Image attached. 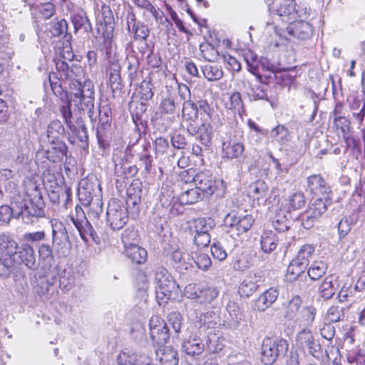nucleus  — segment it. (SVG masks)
<instances>
[{"label": "nucleus", "mask_w": 365, "mask_h": 365, "mask_svg": "<svg viewBox=\"0 0 365 365\" xmlns=\"http://www.w3.org/2000/svg\"><path fill=\"white\" fill-rule=\"evenodd\" d=\"M29 198L16 196L11 206H0V221L8 222L12 216L27 225H31L40 217L45 216V204L38 187L30 180L26 187Z\"/></svg>", "instance_id": "nucleus-1"}, {"label": "nucleus", "mask_w": 365, "mask_h": 365, "mask_svg": "<svg viewBox=\"0 0 365 365\" xmlns=\"http://www.w3.org/2000/svg\"><path fill=\"white\" fill-rule=\"evenodd\" d=\"M24 264L31 270L38 267L34 247L29 243H18L6 235H0V267L9 269L15 264Z\"/></svg>", "instance_id": "nucleus-2"}, {"label": "nucleus", "mask_w": 365, "mask_h": 365, "mask_svg": "<svg viewBox=\"0 0 365 365\" xmlns=\"http://www.w3.org/2000/svg\"><path fill=\"white\" fill-rule=\"evenodd\" d=\"M83 76L82 67L72 63L65 76L69 83L71 99L80 111L86 110L91 120H93L94 115V91L93 85L91 81H81Z\"/></svg>", "instance_id": "nucleus-3"}, {"label": "nucleus", "mask_w": 365, "mask_h": 365, "mask_svg": "<svg viewBox=\"0 0 365 365\" xmlns=\"http://www.w3.org/2000/svg\"><path fill=\"white\" fill-rule=\"evenodd\" d=\"M273 24L277 21L290 23L293 20L302 18L299 11L295 9L294 0H274L269 6Z\"/></svg>", "instance_id": "nucleus-4"}, {"label": "nucleus", "mask_w": 365, "mask_h": 365, "mask_svg": "<svg viewBox=\"0 0 365 365\" xmlns=\"http://www.w3.org/2000/svg\"><path fill=\"white\" fill-rule=\"evenodd\" d=\"M289 344L283 339L265 337L261 347V359L265 365L272 364L277 358L288 351Z\"/></svg>", "instance_id": "nucleus-5"}, {"label": "nucleus", "mask_w": 365, "mask_h": 365, "mask_svg": "<svg viewBox=\"0 0 365 365\" xmlns=\"http://www.w3.org/2000/svg\"><path fill=\"white\" fill-rule=\"evenodd\" d=\"M106 220L112 230H120L128 220V211L119 201L112 200L108 205Z\"/></svg>", "instance_id": "nucleus-6"}, {"label": "nucleus", "mask_w": 365, "mask_h": 365, "mask_svg": "<svg viewBox=\"0 0 365 365\" xmlns=\"http://www.w3.org/2000/svg\"><path fill=\"white\" fill-rule=\"evenodd\" d=\"M329 199L316 197L312 200L308 209L302 215V225L305 229L312 227L314 223L327 210Z\"/></svg>", "instance_id": "nucleus-7"}, {"label": "nucleus", "mask_w": 365, "mask_h": 365, "mask_svg": "<svg viewBox=\"0 0 365 365\" xmlns=\"http://www.w3.org/2000/svg\"><path fill=\"white\" fill-rule=\"evenodd\" d=\"M101 14L104 21V25H101L98 31H102V36L100 37V39H103V47L106 49V55H108L113 38L114 18L110 6L105 3H102L101 5Z\"/></svg>", "instance_id": "nucleus-8"}, {"label": "nucleus", "mask_w": 365, "mask_h": 365, "mask_svg": "<svg viewBox=\"0 0 365 365\" xmlns=\"http://www.w3.org/2000/svg\"><path fill=\"white\" fill-rule=\"evenodd\" d=\"M150 336L159 346L166 344L170 339L169 329L165 321L158 315L153 316L149 322Z\"/></svg>", "instance_id": "nucleus-9"}, {"label": "nucleus", "mask_w": 365, "mask_h": 365, "mask_svg": "<svg viewBox=\"0 0 365 365\" xmlns=\"http://www.w3.org/2000/svg\"><path fill=\"white\" fill-rule=\"evenodd\" d=\"M180 292V287L173 277L167 280L166 282L156 286V299L160 305L167 303L170 299H175Z\"/></svg>", "instance_id": "nucleus-10"}, {"label": "nucleus", "mask_w": 365, "mask_h": 365, "mask_svg": "<svg viewBox=\"0 0 365 365\" xmlns=\"http://www.w3.org/2000/svg\"><path fill=\"white\" fill-rule=\"evenodd\" d=\"M187 130L190 135H196V138L206 148L212 144L213 128L209 123L203 122L200 125L196 123L187 125Z\"/></svg>", "instance_id": "nucleus-11"}, {"label": "nucleus", "mask_w": 365, "mask_h": 365, "mask_svg": "<svg viewBox=\"0 0 365 365\" xmlns=\"http://www.w3.org/2000/svg\"><path fill=\"white\" fill-rule=\"evenodd\" d=\"M307 190L316 197L329 199L330 187L320 175L307 178Z\"/></svg>", "instance_id": "nucleus-12"}, {"label": "nucleus", "mask_w": 365, "mask_h": 365, "mask_svg": "<svg viewBox=\"0 0 365 365\" xmlns=\"http://www.w3.org/2000/svg\"><path fill=\"white\" fill-rule=\"evenodd\" d=\"M192 181L195 187L206 197L211 196L217 188L213 176L208 172L198 173L192 178Z\"/></svg>", "instance_id": "nucleus-13"}, {"label": "nucleus", "mask_w": 365, "mask_h": 365, "mask_svg": "<svg viewBox=\"0 0 365 365\" xmlns=\"http://www.w3.org/2000/svg\"><path fill=\"white\" fill-rule=\"evenodd\" d=\"M287 32L293 37L299 40H307L313 35L312 25L304 21L293 20L287 27Z\"/></svg>", "instance_id": "nucleus-14"}, {"label": "nucleus", "mask_w": 365, "mask_h": 365, "mask_svg": "<svg viewBox=\"0 0 365 365\" xmlns=\"http://www.w3.org/2000/svg\"><path fill=\"white\" fill-rule=\"evenodd\" d=\"M182 349L187 355L198 356L207 350L206 341L197 335L190 336L183 341Z\"/></svg>", "instance_id": "nucleus-15"}, {"label": "nucleus", "mask_w": 365, "mask_h": 365, "mask_svg": "<svg viewBox=\"0 0 365 365\" xmlns=\"http://www.w3.org/2000/svg\"><path fill=\"white\" fill-rule=\"evenodd\" d=\"M52 227V242L54 246L64 247L69 241L65 225L57 220L51 221Z\"/></svg>", "instance_id": "nucleus-16"}, {"label": "nucleus", "mask_w": 365, "mask_h": 365, "mask_svg": "<svg viewBox=\"0 0 365 365\" xmlns=\"http://www.w3.org/2000/svg\"><path fill=\"white\" fill-rule=\"evenodd\" d=\"M297 341L302 349H307L308 352L314 356L320 348V345L314 339L312 332L304 329L297 336Z\"/></svg>", "instance_id": "nucleus-17"}, {"label": "nucleus", "mask_w": 365, "mask_h": 365, "mask_svg": "<svg viewBox=\"0 0 365 365\" xmlns=\"http://www.w3.org/2000/svg\"><path fill=\"white\" fill-rule=\"evenodd\" d=\"M228 317H227V326L230 329H236L241 321L244 319V314L240 307L235 302L230 301L227 305Z\"/></svg>", "instance_id": "nucleus-18"}, {"label": "nucleus", "mask_w": 365, "mask_h": 365, "mask_svg": "<svg viewBox=\"0 0 365 365\" xmlns=\"http://www.w3.org/2000/svg\"><path fill=\"white\" fill-rule=\"evenodd\" d=\"M51 142V148L46 151V158L53 163L62 161L68 152L66 143L61 140Z\"/></svg>", "instance_id": "nucleus-19"}, {"label": "nucleus", "mask_w": 365, "mask_h": 365, "mask_svg": "<svg viewBox=\"0 0 365 365\" xmlns=\"http://www.w3.org/2000/svg\"><path fill=\"white\" fill-rule=\"evenodd\" d=\"M278 291L270 288L259 295L255 302V309L259 312H264L269 308L277 299Z\"/></svg>", "instance_id": "nucleus-20"}, {"label": "nucleus", "mask_w": 365, "mask_h": 365, "mask_svg": "<svg viewBox=\"0 0 365 365\" xmlns=\"http://www.w3.org/2000/svg\"><path fill=\"white\" fill-rule=\"evenodd\" d=\"M255 274H248L241 282L238 288V292L242 297H249L252 295L257 289L258 279Z\"/></svg>", "instance_id": "nucleus-21"}, {"label": "nucleus", "mask_w": 365, "mask_h": 365, "mask_svg": "<svg viewBox=\"0 0 365 365\" xmlns=\"http://www.w3.org/2000/svg\"><path fill=\"white\" fill-rule=\"evenodd\" d=\"M197 322L200 329L205 327L211 330L217 329L222 325L220 316L215 312H207L205 314H202L199 317Z\"/></svg>", "instance_id": "nucleus-22"}, {"label": "nucleus", "mask_w": 365, "mask_h": 365, "mask_svg": "<svg viewBox=\"0 0 365 365\" xmlns=\"http://www.w3.org/2000/svg\"><path fill=\"white\" fill-rule=\"evenodd\" d=\"M73 104V101L71 99V93H70V98L68 101L65 104L60 107V112L61 113L62 118L63 119L64 123L67 125V127L71 130H76V128L75 125H76V120L77 118H81L78 117L76 114H73L71 107V105Z\"/></svg>", "instance_id": "nucleus-23"}, {"label": "nucleus", "mask_w": 365, "mask_h": 365, "mask_svg": "<svg viewBox=\"0 0 365 365\" xmlns=\"http://www.w3.org/2000/svg\"><path fill=\"white\" fill-rule=\"evenodd\" d=\"M71 220L83 240L87 241L88 237H93L94 230L85 216H83L81 218L72 217Z\"/></svg>", "instance_id": "nucleus-24"}, {"label": "nucleus", "mask_w": 365, "mask_h": 365, "mask_svg": "<svg viewBox=\"0 0 365 365\" xmlns=\"http://www.w3.org/2000/svg\"><path fill=\"white\" fill-rule=\"evenodd\" d=\"M223 157L234 159L240 157L245 150L244 145L239 142H223L222 145Z\"/></svg>", "instance_id": "nucleus-25"}, {"label": "nucleus", "mask_w": 365, "mask_h": 365, "mask_svg": "<svg viewBox=\"0 0 365 365\" xmlns=\"http://www.w3.org/2000/svg\"><path fill=\"white\" fill-rule=\"evenodd\" d=\"M120 66L118 62H112L109 68V82L113 93L121 90V78L120 75Z\"/></svg>", "instance_id": "nucleus-26"}, {"label": "nucleus", "mask_w": 365, "mask_h": 365, "mask_svg": "<svg viewBox=\"0 0 365 365\" xmlns=\"http://www.w3.org/2000/svg\"><path fill=\"white\" fill-rule=\"evenodd\" d=\"M307 269V267L306 266L292 259L287 269V281L290 282H294L300 277L304 275Z\"/></svg>", "instance_id": "nucleus-27"}, {"label": "nucleus", "mask_w": 365, "mask_h": 365, "mask_svg": "<svg viewBox=\"0 0 365 365\" xmlns=\"http://www.w3.org/2000/svg\"><path fill=\"white\" fill-rule=\"evenodd\" d=\"M182 115L183 119L187 122V125L191 123L194 125L198 118L197 105L190 100L185 101L182 105Z\"/></svg>", "instance_id": "nucleus-28"}, {"label": "nucleus", "mask_w": 365, "mask_h": 365, "mask_svg": "<svg viewBox=\"0 0 365 365\" xmlns=\"http://www.w3.org/2000/svg\"><path fill=\"white\" fill-rule=\"evenodd\" d=\"M126 256L136 264H143L148 257L147 251L137 245L125 249Z\"/></svg>", "instance_id": "nucleus-29"}, {"label": "nucleus", "mask_w": 365, "mask_h": 365, "mask_svg": "<svg viewBox=\"0 0 365 365\" xmlns=\"http://www.w3.org/2000/svg\"><path fill=\"white\" fill-rule=\"evenodd\" d=\"M98 124L97 126V133H104L110 126L112 118L111 110L108 106H101L98 113Z\"/></svg>", "instance_id": "nucleus-30"}, {"label": "nucleus", "mask_w": 365, "mask_h": 365, "mask_svg": "<svg viewBox=\"0 0 365 365\" xmlns=\"http://www.w3.org/2000/svg\"><path fill=\"white\" fill-rule=\"evenodd\" d=\"M278 245V238L275 232L265 231L261 237V247L264 252L270 253Z\"/></svg>", "instance_id": "nucleus-31"}, {"label": "nucleus", "mask_w": 365, "mask_h": 365, "mask_svg": "<svg viewBox=\"0 0 365 365\" xmlns=\"http://www.w3.org/2000/svg\"><path fill=\"white\" fill-rule=\"evenodd\" d=\"M336 281L331 276L326 277L319 287L320 296L325 300L331 299L336 290Z\"/></svg>", "instance_id": "nucleus-32"}, {"label": "nucleus", "mask_w": 365, "mask_h": 365, "mask_svg": "<svg viewBox=\"0 0 365 365\" xmlns=\"http://www.w3.org/2000/svg\"><path fill=\"white\" fill-rule=\"evenodd\" d=\"M314 252L315 247L313 245L305 244L299 248L293 259L307 267Z\"/></svg>", "instance_id": "nucleus-33"}, {"label": "nucleus", "mask_w": 365, "mask_h": 365, "mask_svg": "<svg viewBox=\"0 0 365 365\" xmlns=\"http://www.w3.org/2000/svg\"><path fill=\"white\" fill-rule=\"evenodd\" d=\"M203 197L202 194L195 187L182 192L178 200L182 205H191L198 202Z\"/></svg>", "instance_id": "nucleus-34"}, {"label": "nucleus", "mask_w": 365, "mask_h": 365, "mask_svg": "<svg viewBox=\"0 0 365 365\" xmlns=\"http://www.w3.org/2000/svg\"><path fill=\"white\" fill-rule=\"evenodd\" d=\"M206 341L207 350L212 353L217 352L222 349L224 344V339L217 336L212 331H208L206 336H205Z\"/></svg>", "instance_id": "nucleus-35"}, {"label": "nucleus", "mask_w": 365, "mask_h": 365, "mask_svg": "<svg viewBox=\"0 0 365 365\" xmlns=\"http://www.w3.org/2000/svg\"><path fill=\"white\" fill-rule=\"evenodd\" d=\"M289 132L288 129L283 125H277L273 128L270 133L269 137L273 141H277L280 145H284L289 140Z\"/></svg>", "instance_id": "nucleus-36"}, {"label": "nucleus", "mask_w": 365, "mask_h": 365, "mask_svg": "<svg viewBox=\"0 0 365 365\" xmlns=\"http://www.w3.org/2000/svg\"><path fill=\"white\" fill-rule=\"evenodd\" d=\"M347 309V308L340 306H331L327 312L326 320L329 323H336L340 321H344L345 318V312Z\"/></svg>", "instance_id": "nucleus-37"}, {"label": "nucleus", "mask_w": 365, "mask_h": 365, "mask_svg": "<svg viewBox=\"0 0 365 365\" xmlns=\"http://www.w3.org/2000/svg\"><path fill=\"white\" fill-rule=\"evenodd\" d=\"M327 269V265L322 261H315L307 269V274L312 280H318L324 274Z\"/></svg>", "instance_id": "nucleus-38"}, {"label": "nucleus", "mask_w": 365, "mask_h": 365, "mask_svg": "<svg viewBox=\"0 0 365 365\" xmlns=\"http://www.w3.org/2000/svg\"><path fill=\"white\" fill-rule=\"evenodd\" d=\"M267 191L268 185L263 180H257L249 186L250 194L257 200L265 197Z\"/></svg>", "instance_id": "nucleus-39"}, {"label": "nucleus", "mask_w": 365, "mask_h": 365, "mask_svg": "<svg viewBox=\"0 0 365 365\" xmlns=\"http://www.w3.org/2000/svg\"><path fill=\"white\" fill-rule=\"evenodd\" d=\"M302 300L298 295H295L288 302L285 308V317L289 319H294L298 314Z\"/></svg>", "instance_id": "nucleus-40"}, {"label": "nucleus", "mask_w": 365, "mask_h": 365, "mask_svg": "<svg viewBox=\"0 0 365 365\" xmlns=\"http://www.w3.org/2000/svg\"><path fill=\"white\" fill-rule=\"evenodd\" d=\"M205 78L210 81L220 80L223 76V71L217 65L207 63L202 67Z\"/></svg>", "instance_id": "nucleus-41"}, {"label": "nucleus", "mask_w": 365, "mask_h": 365, "mask_svg": "<svg viewBox=\"0 0 365 365\" xmlns=\"http://www.w3.org/2000/svg\"><path fill=\"white\" fill-rule=\"evenodd\" d=\"M72 23L76 31L83 30L88 32L91 30V25L85 14H76L73 16Z\"/></svg>", "instance_id": "nucleus-42"}, {"label": "nucleus", "mask_w": 365, "mask_h": 365, "mask_svg": "<svg viewBox=\"0 0 365 365\" xmlns=\"http://www.w3.org/2000/svg\"><path fill=\"white\" fill-rule=\"evenodd\" d=\"M215 226L212 218L200 217L194 221V228L196 233H209Z\"/></svg>", "instance_id": "nucleus-43"}, {"label": "nucleus", "mask_w": 365, "mask_h": 365, "mask_svg": "<svg viewBox=\"0 0 365 365\" xmlns=\"http://www.w3.org/2000/svg\"><path fill=\"white\" fill-rule=\"evenodd\" d=\"M317 314V309L313 306H308L303 309L299 319V323L305 327L312 326Z\"/></svg>", "instance_id": "nucleus-44"}, {"label": "nucleus", "mask_w": 365, "mask_h": 365, "mask_svg": "<svg viewBox=\"0 0 365 365\" xmlns=\"http://www.w3.org/2000/svg\"><path fill=\"white\" fill-rule=\"evenodd\" d=\"M64 133V128L61 122L58 120L51 121L48 125L47 137L48 140L55 141Z\"/></svg>", "instance_id": "nucleus-45"}, {"label": "nucleus", "mask_w": 365, "mask_h": 365, "mask_svg": "<svg viewBox=\"0 0 365 365\" xmlns=\"http://www.w3.org/2000/svg\"><path fill=\"white\" fill-rule=\"evenodd\" d=\"M160 361L163 365H178V357L177 351L170 346H165L163 350Z\"/></svg>", "instance_id": "nucleus-46"}, {"label": "nucleus", "mask_w": 365, "mask_h": 365, "mask_svg": "<svg viewBox=\"0 0 365 365\" xmlns=\"http://www.w3.org/2000/svg\"><path fill=\"white\" fill-rule=\"evenodd\" d=\"M38 255L40 261L51 262L54 259L53 250L48 243H41L38 245Z\"/></svg>", "instance_id": "nucleus-47"}, {"label": "nucleus", "mask_w": 365, "mask_h": 365, "mask_svg": "<svg viewBox=\"0 0 365 365\" xmlns=\"http://www.w3.org/2000/svg\"><path fill=\"white\" fill-rule=\"evenodd\" d=\"M145 354L136 356L130 351H122L118 356V363L119 365H137L139 359Z\"/></svg>", "instance_id": "nucleus-48"}, {"label": "nucleus", "mask_w": 365, "mask_h": 365, "mask_svg": "<svg viewBox=\"0 0 365 365\" xmlns=\"http://www.w3.org/2000/svg\"><path fill=\"white\" fill-rule=\"evenodd\" d=\"M121 240L125 249L134 245H137L138 242V232L133 228L128 227L122 233Z\"/></svg>", "instance_id": "nucleus-49"}, {"label": "nucleus", "mask_w": 365, "mask_h": 365, "mask_svg": "<svg viewBox=\"0 0 365 365\" xmlns=\"http://www.w3.org/2000/svg\"><path fill=\"white\" fill-rule=\"evenodd\" d=\"M76 284V277L71 269H65L61 274L60 285L63 289L69 290Z\"/></svg>", "instance_id": "nucleus-50"}, {"label": "nucleus", "mask_w": 365, "mask_h": 365, "mask_svg": "<svg viewBox=\"0 0 365 365\" xmlns=\"http://www.w3.org/2000/svg\"><path fill=\"white\" fill-rule=\"evenodd\" d=\"M68 24L66 20L64 19H56L53 22L50 32L53 36H60L64 35L67 36Z\"/></svg>", "instance_id": "nucleus-51"}, {"label": "nucleus", "mask_w": 365, "mask_h": 365, "mask_svg": "<svg viewBox=\"0 0 365 365\" xmlns=\"http://www.w3.org/2000/svg\"><path fill=\"white\" fill-rule=\"evenodd\" d=\"M356 220L351 216H344L338 223L339 237H344L351 230Z\"/></svg>", "instance_id": "nucleus-52"}, {"label": "nucleus", "mask_w": 365, "mask_h": 365, "mask_svg": "<svg viewBox=\"0 0 365 365\" xmlns=\"http://www.w3.org/2000/svg\"><path fill=\"white\" fill-rule=\"evenodd\" d=\"M255 220L251 215H239L237 232L243 233L248 231L252 226Z\"/></svg>", "instance_id": "nucleus-53"}, {"label": "nucleus", "mask_w": 365, "mask_h": 365, "mask_svg": "<svg viewBox=\"0 0 365 365\" xmlns=\"http://www.w3.org/2000/svg\"><path fill=\"white\" fill-rule=\"evenodd\" d=\"M244 58L247 63L248 71L253 74H256L259 70V63L257 57L252 51H248L244 55Z\"/></svg>", "instance_id": "nucleus-54"}, {"label": "nucleus", "mask_w": 365, "mask_h": 365, "mask_svg": "<svg viewBox=\"0 0 365 365\" xmlns=\"http://www.w3.org/2000/svg\"><path fill=\"white\" fill-rule=\"evenodd\" d=\"M139 95L140 98L144 101H149L153 98V85L150 81L144 80L141 82L139 88Z\"/></svg>", "instance_id": "nucleus-55"}, {"label": "nucleus", "mask_w": 365, "mask_h": 365, "mask_svg": "<svg viewBox=\"0 0 365 365\" xmlns=\"http://www.w3.org/2000/svg\"><path fill=\"white\" fill-rule=\"evenodd\" d=\"M176 104L175 100L168 96L163 98L160 104V111L164 114H173L175 113Z\"/></svg>", "instance_id": "nucleus-56"}, {"label": "nucleus", "mask_w": 365, "mask_h": 365, "mask_svg": "<svg viewBox=\"0 0 365 365\" xmlns=\"http://www.w3.org/2000/svg\"><path fill=\"white\" fill-rule=\"evenodd\" d=\"M137 183H132L127 190L128 198L127 204H132L136 205L140 202V193L141 190L138 187L135 190V186Z\"/></svg>", "instance_id": "nucleus-57"}, {"label": "nucleus", "mask_w": 365, "mask_h": 365, "mask_svg": "<svg viewBox=\"0 0 365 365\" xmlns=\"http://www.w3.org/2000/svg\"><path fill=\"white\" fill-rule=\"evenodd\" d=\"M339 107V106H336L334 110V121L336 127L341 129L342 133H345L349 130V121L346 118L338 115Z\"/></svg>", "instance_id": "nucleus-58"}, {"label": "nucleus", "mask_w": 365, "mask_h": 365, "mask_svg": "<svg viewBox=\"0 0 365 365\" xmlns=\"http://www.w3.org/2000/svg\"><path fill=\"white\" fill-rule=\"evenodd\" d=\"M192 258L197 267L202 270H207L212 265V261L207 254L199 253Z\"/></svg>", "instance_id": "nucleus-59"}, {"label": "nucleus", "mask_w": 365, "mask_h": 365, "mask_svg": "<svg viewBox=\"0 0 365 365\" xmlns=\"http://www.w3.org/2000/svg\"><path fill=\"white\" fill-rule=\"evenodd\" d=\"M289 204L293 210H299L305 205V197L302 192L292 194L289 198Z\"/></svg>", "instance_id": "nucleus-60"}, {"label": "nucleus", "mask_w": 365, "mask_h": 365, "mask_svg": "<svg viewBox=\"0 0 365 365\" xmlns=\"http://www.w3.org/2000/svg\"><path fill=\"white\" fill-rule=\"evenodd\" d=\"M168 321L170 326H172L175 332L178 334L182 327V317L179 312H173L168 314Z\"/></svg>", "instance_id": "nucleus-61"}, {"label": "nucleus", "mask_w": 365, "mask_h": 365, "mask_svg": "<svg viewBox=\"0 0 365 365\" xmlns=\"http://www.w3.org/2000/svg\"><path fill=\"white\" fill-rule=\"evenodd\" d=\"M46 238V232L44 231H36L32 232H26L23 235V239L26 243H38Z\"/></svg>", "instance_id": "nucleus-62"}, {"label": "nucleus", "mask_w": 365, "mask_h": 365, "mask_svg": "<svg viewBox=\"0 0 365 365\" xmlns=\"http://www.w3.org/2000/svg\"><path fill=\"white\" fill-rule=\"evenodd\" d=\"M134 34L135 39L145 40L150 34L148 26L142 22L136 24L135 28L131 31Z\"/></svg>", "instance_id": "nucleus-63"}, {"label": "nucleus", "mask_w": 365, "mask_h": 365, "mask_svg": "<svg viewBox=\"0 0 365 365\" xmlns=\"http://www.w3.org/2000/svg\"><path fill=\"white\" fill-rule=\"evenodd\" d=\"M353 200L359 202V208L361 209V204H365V182H360L359 185L356 187L354 194L353 195Z\"/></svg>", "instance_id": "nucleus-64"}]
</instances>
